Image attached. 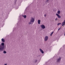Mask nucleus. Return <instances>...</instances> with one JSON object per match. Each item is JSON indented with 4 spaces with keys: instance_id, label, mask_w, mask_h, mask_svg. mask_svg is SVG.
I'll return each mask as SVG.
<instances>
[{
    "instance_id": "nucleus-1",
    "label": "nucleus",
    "mask_w": 65,
    "mask_h": 65,
    "mask_svg": "<svg viewBox=\"0 0 65 65\" xmlns=\"http://www.w3.org/2000/svg\"><path fill=\"white\" fill-rule=\"evenodd\" d=\"M4 43H2L1 44V45H0V52H2L3 49L4 48Z\"/></svg>"
},
{
    "instance_id": "nucleus-2",
    "label": "nucleus",
    "mask_w": 65,
    "mask_h": 65,
    "mask_svg": "<svg viewBox=\"0 0 65 65\" xmlns=\"http://www.w3.org/2000/svg\"><path fill=\"white\" fill-rule=\"evenodd\" d=\"M57 13L56 14L57 16L58 17V18H61V16L59 14H60V13H61V11H60V10H59L57 12Z\"/></svg>"
},
{
    "instance_id": "nucleus-3",
    "label": "nucleus",
    "mask_w": 65,
    "mask_h": 65,
    "mask_svg": "<svg viewBox=\"0 0 65 65\" xmlns=\"http://www.w3.org/2000/svg\"><path fill=\"white\" fill-rule=\"evenodd\" d=\"M61 60V57H59L57 59H56V62L57 63H60V61Z\"/></svg>"
},
{
    "instance_id": "nucleus-4",
    "label": "nucleus",
    "mask_w": 65,
    "mask_h": 65,
    "mask_svg": "<svg viewBox=\"0 0 65 65\" xmlns=\"http://www.w3.org/2000/svg\"><path fill=\"white\" fill-rule=\"evenodd\" d=\"M34 21H35V18H34L31 17L30 18V22L34 23Z\"/></svg>"
},
{
    "instance_id": "nucleus-5",
    "label": "nucleus",
    "mask_w": 65,
    "mask_h": 65,
    "mask_svg": "<svg viewBox=\"0 0 65 65\" xmlns=\"http://www.w3.org/2000/svg\"><path fill=\"white\" fill-rule=\"evenodd\" d=\"M40 27L43 29H44L45 28V26L44 25H41L40 26Z\"/></svg>"
},
{
    "instance_id": "nucleus-6",
    "label": "nucleus",
    "mask_w": 65,
    "mask_h": 65,
    "mask_svg": "<svg viewBox=\"0 0 65 65\" xmlns=\"http://www.w3.org/2000/svg\"><path fill=\"white\" fill-rule=\"evenodd\" d=\"M48 38V36H45V41H47Z\"/></svg>"
},
{
    "instance_id": "nucleus-7",
    "label": "nucleus",
    "mask_w": 65,
    "mask_h": 65,
    "mask_svg": "<svg viewBox=\"0 0 65 65\" xmlns=\"http://www.w3.org/2000/svg\"><path fill=\"white\" fill-rule=\"evenodd\" d=\"M65 25V19L63 21V22H62V26H63Z\"/></svg>"
},
{
    "instance_id": "nucleus-8",
    "label": "nucleus",
    "mask_w": 65,
    "mask_h": 65,
    "mask_svg": "<svg viewBox=\"0 0 65 65\" xmlns=\"http://www.w3.org/2000/svg\"><path fill=\"white\" fill-rule=\"evenodd\" d=\"M39 50L42 54H43L44 53V52L43 51V50L41 49L40 48Z\"/></svg>"
},
{
    "instance_id": "nucleus-9",
    "label": "nucleus",
    "mask_w": 65,
    "mask_h": 65,
    "mask_svg": "<svg viewBox=\"0 0 65 65\" xmlns=\"http://www.w3.org/2000/svg\"><path fill=\"white\" fill-rule=\"evenodd\" d=\"M40 22H41V20H38V24H40Z\"/></svg>"
},
{
    "instance_id": "nucleus-10",
    "label": "nucleus",
    "mask_w": 65,
    "mask_h": 65,
    "mask_svg": "<svg viewBox=\"0 0 65 65\" xmlns=\"http://www.w3.org/2000/svg\"><path fill=\"white\" fill-rule=\"evenodd\" d=\"M8 17V15H5V19H6L7 18V17Z\"/></svg>"
},
{
    "instance_id": "nucleus-11",
    "label": "nucleus",
    "mask_w": 65,
    "mask_h": 65,
    "mask_svg": "<svg viewBox=\"0 0 65 65\" xmlns=\"http://www.w3.org/2000/svg\"><path fill=\"white\" fill-rule=\"evenodd\" d=\"M1 40H2V42H5V40L3 38H2V39Z\"/></svg>"
},
{
    "instance_id": "nucleus-12",
    "label": "nucleus",
    "mask_w": 65,
    "mask_h": 65,
    "mask_svg": "<svg viewBox=\"0 0 65 65\" xmlns=\"http://www.w3.org/2000/svg\"><path fill=\"white\" fill-rule=\"evenodd\" d=\"M22 16L23 17H24V18H25V19H26V15H23Z\"/></svg>"
},
{
    "instance_id": "nucleus-13",
    "label": "nucleus",
    "mask_w": 65,
    "mask_h": 65,
    "mask_svg": "<svg viewBox=\"0 0 65 65\" xmlns=\"http://www.w3.org/2000/svg\"><path fill=\"white\" fill-rule=\"evenodd\" d=\"M49 2H50V0H46V2L47 3H48Z\"/></svg>"
},
{
    "instance_id": "nucleus-14",
    "label": "nucleus",
    "mask_w": 65,
    "mask_h": 65,
    "mask_svg": "<svg viewBox=\"0 0 65 65\" xmlns=\"http://www.w3.org/2000/svg\"><path fill=\"white\" fill-rule=\"evenodd\" d=\"M3 53H4V54H6V51H4Z\"/></svg>"
},
{
    "instance_id": "nucleus-15",
    "label": "nucleus",
    "mask_w": 65,
    "mask_h": 65,
    "mask_svg": "<svg viewBox=\"0 0 65 65\" xmlns=\"http://www.w3.org/2000/svg\"><path fill=\"white\" fill-rule=\"evenodd\" d=\"M60 24H61V25H62V24L61 23H59L57 24V25L58 26H59V25H60Z\"/></svg>"
},
{
    "instance_id": "nucleus-16",
    "label": "nucleus",
    "mask_w": 65,
    "mask_h": 65,
    "mask_svg": "<svg viewBox=\"0 0 65 65\" xmlns=\"http://www.w3.org/2000/svg\"><path fill=\"white\" fill-rule=\"evenodd\" d=\"M53 33H54V32H52L51 34V36H52V34H53Z\"/></svg>"
},
{
    "instance_id": "nucleus-17",
    "label": "nucleus",
    "mask_w": 65,
    "mask_h": 65,
    "mask_svg": "<svg viewBox=\"0 0 65 65\" xmlns=\"http://www.w3.org/2000/svg\"><path fill=\"white\" fill-rule=\"evenodd\" d=\"M28 24L29 25H30L31 24H32V23H31V22H29L28 23Z\"/></svg>"
},
{
    "instance_id": "nucleus-18",
    "label": "nucleus",
    "mask_w": 65,
    "mask_h": 65,
    "mask_svg": "<svg viewBox=\"0 0 65 65\" xmlns=\"http://www.w3.org/2000/svg\"><path fill=\"white\" fill-rule=\"evenodd\" d=\"M55 21H57V20H58V18H56L55 20Z\"/></svg>"
},
{
    "instance_id": "nucleus-19",
    "label": "nucleus",
    "mask_w": 65,
    "mask_h": 65,
    "mask_svg": "<svg viewBox=\"0 0 65 65\" xmlns=\"http://www.w3.org/2000/svg\"><path fill=\"white\" fill-rule=\"evenodd\" d=\"M44 17H46V14H45L44 15Z\"/></svg>"
},
{
    "instance_id": "nucleus-20",
    "label": "nucleus",
    "mask_w": 65,
    "mask_h": 65,
    "mask_svg": "<svg viewBox=\"0 0 65 65\" xmlns=\"http://www.w3.org/2000/svg\"><path fill=\"white\" fill-rule=\"evenodd\" d=\"M61 29V28H59L58 29V30L59 31V30H60V29Z\"/></svg>"
},
{
    "instance_id": "nucleus-21",
    "label": "nucleus",
    "mask_w": 65,
    "mask_h": 65,
    "mask_svg": "<svg viewBox=\"0 0 65 65\" xmlns=\"http://www.w3.org/2000/svg\"><path fill=\"white\" fill-rule=\"evenodd\" d=\"M37 61V60H36L35 61V62H36Z\"/></svg>"
},
{
    "instance_id": "nucleus-22",
    "label": "nucleus",
    "mask_w": 65,
    "mask_h": 65,
    "mask_svg": "<svg viewBox=\"0 0 65 65\" xmlns=\"http://www.w3.org/2000/svg\"><path fill=\"white\" fill-rule=\"evenodd\" d=\"M7 65V63H5L4 64V65Z\"/></svg>"
},
{
    "instance_id": "nucleus-23",
    "label": "nucleus",
    "mask_w": 65,
    "mask_h": 65,
    "mask_svg": "<svg viewBox=\"0 0 65 65\" xmlns=\"http://www.w3.org/2000/svg\"><path fill=\"white\" fill-rule=\"evenodd\" d=\"M64 36H65V32H64Z\"/></svg>"
}]
</instances>
